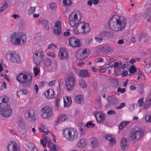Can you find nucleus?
Returning a JSON list of instances; mask_svg holds the SVG:
<instances>
[{"mask_svg":"<svg viewBox=\"0 0 151 151\" xmlns=\"http://www.w3.org/2000/svg\"><path fill=\"white\" fill-rule=\"evenodd\" d=\"M64 106L65 107L69 106L72 103V100L70 97H67L66 100L64 99Z\"/></svg>","mask_w":151,"mask_h":151,"instance_id":"obj_26","label":"nucleus"},{"mask_svg":"<svg viewBox=\"0 0 151 151\" xmlns=\"http://www.w3.org/2000/svg\"><path fill=\"white\" fill-rule=\"evenodd\" d=\"M109 103L112 105H114L118 103V99L113 96H110L108 97Z\"/></svg>","mask_w":151,"mask_h":151,"instance_id":"obj_23","label":"nucleus"},{"mask_svg":"<svg viewBox=\"0 0 151 151\" xmlns=\"http://www.w3.org/2000/svg\"><path fill=\"white\" fill-rule=\"evenodd\" d=\"M143 17L148 21H150L151 19V12H145L143 15Z\"/></svg>","mask_w":151,"mask_h":151,"instance_id":"obj_32","label":"nucleus"},{"mask_svg":"<svg viewBox=\"0 0 151 151\" xmlns=\"http://www.w3.org/2000/svg\"><path fill=\"white\" fill-rule=\"evenodd\" d=\"M34 72L35 73V76H37L39 73V70L37 68H34Z\"/></svg>","mask_w":151,"mask_h":151,"instance_id":"obj_57","label":"nucleus"},{"mask_svg":"<svg viewBox=\"0 0 151 151\" xmlns=\"http://www.w3.org/2000/svg\"><path fill=\"white\" fill-rule=\"evenodd\" d=\"M6 57L11 62L19 63L21 62V57L18 54L15 52L7 53Z\"/></svg>","mask_w":151,"mask_h":151,"instance_id":"obj_8","label":"nucleus"},{"mask_svg":"<svg viewBox=\"0 0 151 151\" xmlns=\"http://www.w3.org/2000/svg\"><path fill=\"white\" fill-rule=\"evenodd\" d=\"M89 141L93 148H95L98 146L99 140L97 138L92 137L90 138Z\"/></svg>","mask_w":151,"mask_h":151,"instance_id":"obj_17","label":"nucleus"},{"mask_svg":"<svg viewBox=\"0 0 151 151\" xmlns=\"http://www.w3.org/2000/svg\"><path fill=\"white\" fill-rule=\"evenodd\" d=\"M10 42L13 44L22 45L27 42V37L23 33H13L10 37Z\"/></svg>","mask_w":151,"mask_h":151,"instance_id":"obj_4","label":"nucleus"},{"mask_svg":"<svg viewBox=\"0 0 151 151\" xmlns=\"http://www.w3.org/2000/svg\"><path fill=\"white\" fill-rule=\"evenodd\" d=\"M103 61V58H98L96 60V63H99L100 62H102Z\"/></svg>","mask_w":151,"mask_h":151,"instance_id":"obj_64","label":"nucleus"},{"mask_svg":"<svg viewBox=\"0 0 151 151\" xmlns=\"http://www.w3.org/2000/svg\"><path fill=\"white\" fill-rule=\"evenodd\" d=\"M95 116L97 121L99 122L102 121L105 118L104 114L99 112H97Z\"/></svg>","mask_w":151,"mask_h":151,"instance_id":"obj_21","label":"nucleus"},{"mask_svg":"<svg viewBox=\"0 0 151 151\" xmlns=\"http://www.w3.org/2000/svg\"><path fill=\"white\" fill-rule=\"evenodd\" d=\"M62 135L63 137L69 142L74 141L78 137V132L74 128H67L63 129Z\"/></svg>","mask_w":151,"mask_h":151,"instance_id":"obj_5","label":"nucleus"},{"mask_svg":"<svg viewBox=\"0 0 151 151\" xmlns=\"http://www.w3.org/2000/svg\"><path fill=\"white\" fill-rule=\"evenodd\" d=\"M2 6L0 8V12L6 9L8 7V4L7 1L4 0L2 2Z\"/></svg>","mask_w":151,"mask_h":151,"instance_id":"obj_28","label":"nucleus"},{"mask_svg":"<svg viewBox=\"0 0 151 151\" xmlns=\"http://www.w3.org/2000/svg\"><path fill=\"white\" fill-rule=\"evenodd\" d=\"M144 103V98H142L138 100V103L139 107H141L143 105Z\"/></svg>","mask_w":151,"mask_h":151,"instance_id":"obj_46","label":"nucleus"},{"mask_svg":"<svg viewBox=\"0 0 151 151\" xmlns=\"http://www.w3.org/2000/svg\"><path fill=\"white\" fill-rule=\"evenodd\" d=\"M88 55L87 53V49H85L83 51L81 54V58L83 59L86 58L88 56Z\"/></svg>","mask_w":151,"mask_h":151,"instance_id":"obj_40","label":"nucleus"},{"mask_svg":"<svg viewBox=\"0 0 151 151\" xmlns=\"http://www.w3.org/2000/svg\"><path fill=\"white\" fill-rule=\"evenodd\" d=\"M44 56L42 50L39 49L36 50L34 52L33 56V61L35 64L37 65L40 64Z\"/></svg>","mask_w":151,"mask_h":151,"instance_id":"obj_7","label":"nucleus"},{"mask_svg":"<svg viewBox=\"0 0 151 151\" xmlns=\"http://www.w3.org/2000/svg\"><path fill=\"white\" fill-rule=\"evenodd\" d=\"M81 28L83 30V33L84 34H86L90 31L91 30L90 27L88 23H85L81 27Z\"/></svg>","mask_w":151,"mask_h":151,"instance_id":"obj_19","label":"nucleus"},{"mask_svg":"<svg viewBox=\"0 0 151 151\" xmlns=\"http://www.w3.org/2000/svg\"><path fill=\"white\" fill-rule=\"evenodd\" d=\"M18 92L21 93L22 95H25L28 93V91L26 89H22V90L18 91Z\"/></svg>","mask_w":151,"mask_h":151,"instance_id":"obj_47","label":"nucleus"},{"mask_svg":"<svg viewBox=\"0 0 151 151\" xmlns=\"http://www.w3.org/2000/svg\"><path fill=\"white\" fill-rule=\"evenodd\" d=\"M39 131L40 132L43 133H44L46 134H48V132H49V131H46V132H45L43 129L41 128L40 127L39 128Z\"/></svg>","mask_w":151,"mask_h":151,"instance_id":"obj_58","label":"nucleus"},{"mask_svg":"<svg viewBox=\"0 0 151 151\" xmlns=\"http://www.w3.org/2000/svg\"><path fill=\"white\" fill-rule=\"evenodd\" d=\"M105 38H106L109 39L111 37H112L113 35V33L110 32H105Z\"/></svg>","mask_w":151,"mask_h":151,"instance_id":"obj_41","label":"nucleus"},{"mask_svg":"<svg viewBox=\"0 0 151 151\" xmlns=\"http://www.w3.org/2000/svg\"><path fill=\"white\" fill-rule=\"evenodd\" d=\"M56 82V81L55 80L51 81L49 83L48 85L49 86H52L55 84Z\"/></svg>","mask_w":151,"mask_h":151,"instance_id":"obj_54","label":"nucleus"},{"mask_svg":"<svg viewBox=\"0 0 151 151\" xmlns=\"http://www.w3.org/2000/svg\"><path fill=\"white\" fill-rule=\"evenodd\" d=\"M65 81L66 86L68 90L71 91L75 84V79L73 76H69Z\"/></svg>","mask_w":151,"mask_h":151,"instance_id":"obj_9","label":"nucleus"},{"mask_svg":"<svg viewBox=\"0 0 151 151\" xmlns=\"http://www.w3.org/2000/svg\"><path fill=\"white\" fill-rule=\"evenodd\" d=\"M61 96L60 94H58L56 98V110H57L58 109V106L59 105V101L60 98Z\"/></svg>","mask_w":151,"mask_h":151,"instance_id":"obj_36","label":"nucleus"},{"mask_svg":"<svg viewBox=\"0 0 151 151\" xmlns=\"http://www.w3.org/2000/svg\"><path fill=\"white\" fill-rule=\"evenodd\" d=\"M68 119V116L65 114H63L60 115L58 118V122H62L67 120Z\"/></svg>","mask_w":151,"mask_h":151,"instance_id":"obj_27","label":"nucleus"},{"mask_svg":"<svg viewBox=\"0 0 151 151\" xmlns=\"http://www.w3.org/2000/svg\"><path fill=\"white\" fill-rule=\"evenodd\" d=\"M36 7H30L28 10L29 13V14H33L36 9Z\"/></svg>","mask_w":151,"mask_h":151,"instance_id":"obj_44","label":"nucleus"},{"mask_svg":"<svg viewBox=\"0 0 151 151\" xmlns=\"http://www.w3.org/2000/svg\"><path fill=\"white\" fill-rule=\"evenodd\" d=\"M105 31H104L100 32L98 36L101 37L105 38Z\"/></svg>","mask_w":151,"mask_h":151,"instance_id":"obj_50","label":"nucleus"},{"mask_svg":"<svg viewBox=\"0 0 151 151\" xmlns=\"http://www.w3.org/2000/svg\"><path fill=\"white\" fill-rule=\"evenodd\" d=\"M77 27L78 26H76V27H73V32L76 35H77L79 34V32L77 29Z\"/></svg>","mask_w":151,"mask_h":151,"instance_id":"obj_51","label":"nucleus"},{"mask_svg":"<svg viewBox=\"0 0 151 151\" xmlns=\"http://www.w3.org/2000/svg\"><path fill=\"white\" fill-rule=\"evenodd\" d=\"M129 122L125 121L122 122L121 123L119 126V130H122V129L123 127L126 125L128 124Z\"/></svg>","mask_w":151,"mask_h":151,"instance_id":"obj_38","label":"nucleus"},{"mask_svg":"<svg viewBox=\"0 0 151 151\" xmlns=\"http://www.w3.org/2000/svg\"><path fill=\"white\" fill-rule=\"evenodd\" d=\"M75 101L76 103L80 104L83 101V99L82 95H79L75 97Z\"/></svg>","mask_w":151,"mask_h":151,"instance_id":"obj_30","label":"nucleus"},{"mask_svg":"<svg viewBox=\"0 0 151 151\" xmlns=\"http://www.w3.org/2000/svg\"><path fill=\"white\" fill-rule=\"evenodd\" d=\"M86 145V142L84 139H81L77 144V146L79 148H82L85 147Z\"/></svg>","mask_w":151,"mask_h":151,"instance_id":"obj_25","label":"nucleus"},{"mask_svg":"<svg viewBox=\"0 0 151 151\" xmlns=\"http://www.w3.org/2000/svg\"><path fill=\"white\" fill-rule=\"evenodd\" d=\"M50 7L51 10L55 9L57 7L56 4L54 3H51L50 5Z\"/></svg>","mask_w":151,"mask_h":151,"instance_id":"obj_45","label":"nucleus"},{"mask_svg":"<svg viewBox=\"0 0 151 151\" xmlns=\"http://www.w3.org/2000/svg\"><path fill=\"white\" fill-rule=\"evenodd\" d=\"M95 40L98 42L101 43L102 42L103 40V38L102 37H95Z\"/></svg>","mask_w":151,"mask_h":151,"instance_id":"obj_56","label":"nucleus"},{"mask_svg":"<svg viewBox=\"0 0 151 151\" xmlns=\"http://www.w3.org/2000/svg\"><path fill=\"white\" fill-rule=\"evenodd\" d=\"M68 55L67 50L64 47H61L60 49L59 56L60 59L66 60L68 58Z\"/></svg>","mask_w":151,"mask_h":151,"instance_id":"obj_14","label":"nucleus"},{"mask_svg":"<svg viewBox=\"0 0 151 151\" xmlns=\"http://www.w3.org/2000/svg\"><path fill=\"white\" fill-rule=\"evenodd\" d=\"M116 113L115 111L114 110H111L108 111L107 112V114L109 115H112Z\"/></svg>","mask_w":151,"mask_h":151,"instance_id":"obj_63","label":"nucleus"},{"mask_svg":"<svg viewBox=\"0 0 151 151\" xmlns=\"http://www.w3.org/2000/svg\"><path fill=\"white\" fill-rule=\"evenodd\" d=\"M151 105V97L150 99H147L145 102V105L144 108L147 109Z\"/></svg>","mask_w":151,"mask_h":151,"instance_id":"obj_31","label":"nucleus"},{"mask_svg":"<svg viewBox=\"0 0 151 151\" xmlns=\"http://www.w3.org/2000/svg\"><path fill=\"white\" fill-rule=\"evenodd\" d=\"M81 14L78 11H76L71 13L69 15L68 20L71 27H76L79 25L81 20Z\"/></svg>","mask_w":151,"mask_h":151,"instance_id":"obj_6","label":"nucleus"},{"mask_svg":"<svg viewBox=\"0 0 151 151\" xmlns=\"http://www.w3.org/2000/svg\"><path fill=\"white\" fill-rule=\"evenodd\" d=\"M42 24L45 29H48L49 27L48 26V21L45 19L43 20L42 21Z\"/></svg>","mask_w":151,"mask_h":151,"instance_id":"obj_37","label":"nucleus"},{"mask_svg":"<svg viewBox=\"0 0 151 151\" xmlns=\"http://www.w3.org/2000/svg\"><path fill=\"white\" fill-rule=\"evenodd\" d=\"M8 100L7 96L0 97V114L5 117L10 116L12 113V108L7 104Z\"/></svg>","mask_w":151,"mask_h":151,"instance_id":"obj_3","label":"nucleus"},{"mask_svg":"<svg viewBox=\"0 0 151 151\" xmlns=\"http://www.w3.org/2000/svg\"><path fill=\"white\" fill-rule=\"evenodd\" d=\"M112 135L107 134L105 136V138L108 140L110 142V144L111 146H113L116 143V141L114 138L112 137Z\"/></svg>","mask_w":151,"mask_h":151,"instance_id":"obj_20","label":"nucleus"},{"mask_svg":"<svg viewBox=\"0 0 151 151\" xmlns=\"http://www.w3.org/2000/svg\"><path fill=\"white\" fill-rule=\"evenodd\" d=\"M147 40V35L144 33L141 34L139 38V41H142L146 42Z\"/></svg>","mask_w":151,"mask_h":151,"instance_id":"obj_33","label":"nucleus"},{"mask_svg":"<svg viewBox=\"0 0 151 151\" xmlns=\"http://www.w3.org/2000/svg\"><path fill=\"white\" fill-rule=\"evenodd\" d=\"M126 104L124 103H122L119 106L116 107V109H121L125 106Z\"/></svg>","mask_w":151,"mask_h":151,"instance_id":"obj_53","label":"nucleus"},{"mask_svg":"<svg viewBox=\"0 0 151 151\" xmlns=\"http://www.w3.org/2000/svg\"><path fill=\"white\" fill-rule=\"evenodd\" d=\"M129 71L131 73H134L136 71V69L134 66H131L129 69Z\"/></svg>","mask_w":151,"mask_h":151,"instance_id":"obj_42","label":"nucleus"},{"mask_svg":"<svg viewBox=\"0 0 151 151\" xmlns=\"http://www.w3.org/2000/svg\"><path fill=\"white\" fill-rule=\"evenodd\" d=\"M118 92H119L121 93H124L125 91V88H119L117 90Z\"/></svg>","mask_w":151,"mask_h":151,"instance_id":"obj_59","label":"nucleus"},{"mask_svg":"<svg viewBox=\"0 0 151 151\" xmlns=\"http://www.w3.org/2000/svg\"><path fill=\"white\" fill-rule=\"evenodd\" d=\"M56 48V45L53 44H51L50 45H49L48 47V49H51L53 50H55Z\"/></svg>","mask_w":151,"mask_h":151,"instance_id":"obj_48","label":"nucleus"},{"mask_svg":"<svg viewBox=\"0 0 151 151\" xmlns=\"http://www.w3.org/2000/svg\"><path fill=\"white\" fill-rule=\"evenodd\" d=\"M26 124L23 119L20 118L17 122L16 127L17 129H24L25 128Z\"/></svg>","mask_w":151,"mask_h":151,"instance_id":"obj_16","label":"nucleus"},{"mask_svg":"<svg viewBox=\"0 0 151 151\" xmlns=\"http://www.w3.org/2000/svg\"><path fill=\"white\" fill-rule=\"evenodd\" d=\"M79 75L82 78H86L88 75V72L86 70H82L79 72Z\"/></svg>","mask_w":151,"mask_h":151,"instance_id":"obj_29","label":"nucleus"},{"mask_svg":"<svg viewBox=\"0 0 151 151\" xmlns=\"http://www.w3.org/2000/svg\"><path fill=\"white\" fill-rule=\"evenodd\" d=\"M7 149L8 151H21L19 145L13 141L9 142Z\"/></svg>","mask_w":151,"mask_h":151,"instance_id":"obj_12","label":"nucleus"},{"mask_svg":"<svg viewBox=\"0 0 151 151\" xmlns=\"http://www.w3.org/2000/svg\"><path fill=\"white\" fill-rule=\"evenodd\" d=\"M146 73H150L151 72V65L150 64H147L144 67Z\"/></svg>","mask_w":151,"mask_h":151,"instance_id":"obj_35","label":"nucleus"},{"mask_svg":"<svg viewBox=\"0 0 151 151\" xmlns=\"http://www.w3.org/2000/svg\"><path fill=\"white\" fill-rule=\"evenodd\" d=\"M79 131L81 135H83L85 132V128H79Z\"/></svg>","mask_w":151,"mask_h":151,"instance_id":"obj_60","label":"nucleus"},{"mask_svg":"<svg viewBox=\"0 0 151 151\" xmlns=\"http://www.w3.org/2000/svg\"><path fill=\"white\" fill-rule=\"evenodd\" d=\"M63 4L66 6H69L72 4L71 0H63Z\"/></svg>","mask_w":151,"mask_h":151,"instance_id":"obj_43","label":"nucleus"},{"mask_svg":"<svg viewBox=\"0 0 151 151\" xmlns=\"http://www.w3.org/2000/svg\"><path fill=\"white\" fill-rule=\"evenodd\" d=\"M25 115L27 117L30 118L32 120H33L35 117L34 110L32 109H30L25 112Z\"/></svg>","mask_w":151,"mask_h":151,"instance_id":"obj_18","label":"nucleus"},{"mask_svg":"<svg viewBox=\"0 0 151 151\" xmlns=\"http://www.w3.org/2000/svg\"><path fill=\"white\" fill-rule=\"evenodd\" d=\"M48 56L51 57L52 58H54L55 57V55L53 52H48L47 53Z\"/></svg>","mask_w":151,"mask_h":151,"instance_id":"obj_55","label":"nucleus"},{"mask_svg":"<svg viewBox=\"0 0 151 151\" xmlns=\"http://www.w3.org/2000/svg\"><path fill=\"white\" fill-rule=\"evenodd\" d=\"M42 116L44 119L49 118L52 115V110L48 106L43 107L42 109Z\"/></svg>","mask_w":151,"mask_h":151,"instance_id":"obj_10","label":"nucleus"},{"mask_svg":"<svg viewBox=\"0 0 151 151\" xmlns=\"http://www.w3.org/2000/svg\"><path fill=\"white\" fill-rule=\"evenodd\" d=\"M79 83L81 87L83 88H85L87 87V84L86 82L83 79H81L79 80Z\"/></svg>","mask_w":151,"mask_h":151,"instance_id":"obj_34","label":"nucleus"},{"mask_svg":"<svg viewBox=\"0 0 151 151\" xmlns=\"http://www.w3.org/2000/svg\"><path fill=\"white\" fill-rule=\"evenodd\" d=\"M47 98L48 99H53L55 98L54 92L52 89H49L47 91V95H46Z\"/></svg>","mask_w":151,"mask_h":151,"instance_id":"obj_24","label":"nucleus"},{"mask_svg":"<svg viewBox=\"0 0 151 151\" xmlns=\"http://www.w3.org/2000/svg\"><path fill=\"white\" fill-rule=\"evenodd\" d=\"M95 126V124H93L91 122H88L86 124L87 127L89 128L91 127H93Z\"/></svg>","mask_w":151,"mask_h":151,"instance_id":"obj_49","label":"nucleus"},{"mask_svg":"<svg viewBox=\"0 0 151 151\" xmlns=\"http://www.w3.org/2000/svg\"><path fill=\"white\" fill-rule=\"evenodd\" d=\"M40 144L42 145L45 147L46 145V143L48 142V139L46 137H45L43 140H40Z\"/></svg>","mask_w":151,"mask_h":151,"instance_id":"obj_39","label":"nucleus"},{"mask_svg":"<svg viewBox=\"0 0 151 151\" xmlns=\"http://www.w3.org/2000/svg\"><path fill=\"white\" fill-rule=\"evenodd\" d=\"M144 134L143 131L140 129H138L137 130L132 131L130 133V137L133 139H139Z\"/></svg>","mask_w":151,"mask_h":151,"instance_id":"obj_11","label":"nucleus"},{"mask_svg":"<svg viewBox=\"0 0 151 151\" xmlns=\"http://www.w3.org/2000/svg\"><path fill=\"white\" fill-rule=\"evenodd\" d=\"M101 99L100 97H98L95 100V102L96 104H101Z\"/></svg>","mask_w":151,"mask_h":151,"instance_id":"obj_61","label":"nucleus"},{"mask_svg":"<svg viewBox=\"0 0 151 151\" xmlns=\"http://www.w3.org/2000/svg\"><path fill=\"white\" fill-rule=\"evenodd\" d=\"M121 148L122 150H124L128 147L127 141L124 138H122L121 140Z\"/></svg>","mask_w":151,"mask_h":151,"instance_id":"obj_22","label":"nucleus"},{"mask_svg":"<svg viewBox=\"0 0 151 151\" xmlns=\"http://www.w3.org/2000/svg\"><path fill=\"white\" fill-rule=\"evenodd\" d=\"M26 145H27V147H28V148H34V147H34L33 144L32 143H30L29 142H27V143L26 144Z\"/></svg>","mask_w":151,"mask_h":151,"instance_id":"obj_62","label":"nucleus"},{"mask_svg":"<svg viewBox=\"0 0 151 151\" xmlns=\"http://www.w3.org/2000/svg\"><path fill=\"white\" fill-rule=\"evenodd\" d=\"M33 75L30 72L24 70L20 72L16 76L17 81L19 84L25 86H29L32 84Z\"/></svg>","mask_w":151,"mask_h":151,"instance_id":"obj_2","label":"nucleus"},{"mask_svg":"<svg viewBox=\"0 0 151 151\" xmlns=\"http://www.w3.org/2000/svg\"><path fill=\"white\" fill-rule=\"evenodd\" d=\"M68 43L69 45L73 47H79L81 46L79 40L74 37L70 38Z\"/></svg>","mask_w":151,"mask_h":151,"instance_id":"obj_13","label":"nucleus"},{"mask_svg":"<svg viewBox=\"0 0 151 151\" xmlns=\"http://www.w3.org/2000/svg\"><path fill=\"white\" fill-rule=\"evenodd\" d=\"M110 29L114 32H119L125 29L127 23V20L124 17L117 15L112 16L108 22Z\"/></svg>","mask_w":151,"mask_h":151,"instance_id":"obj_1","label":"nucleus"},{"mask_svg":"<svg viewBox=\"0 0 151 151\" xmlns=\"http://www.w3.org/2000/svg\"><path fill=\"white\" fill-rule=\"evenodd\" d=\"M61 22L60 21H56L53 27L54 32L57 35H59L61 33Z\"/></svg>","mask_w":151,"mask_h":151,"instance_id":"obj_15","label":"nucleus"},{"mask_svg":"<svg viewBox=\"0 0 151 151\" xmlns=\"http://www.w3.org/2000/svg\"><path fill=\"white\" fill-rule=\"evenodd\" d=\"M145 120L147 122H151V116L148 115L146 116Z\"/></svg>","mask_w":151,"mask_h":151,"instance_id":"obj_52","label":"nucleus"}]
</instances>
